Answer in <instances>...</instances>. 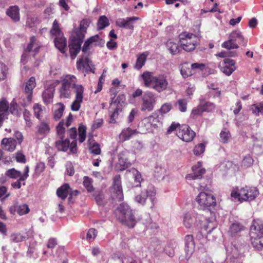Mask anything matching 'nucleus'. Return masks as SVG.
Listing matches in <instances>:
<instances>
[{
    "label": "nucleus",
    "mask_w": 263,
    "mask_h": 263,
    "mask_svg": "<svg viewBox=\"0 0 263 263\" xmlns=\"http://www.w3.org/2000/svg\"><path fill=\"white\" fill-rule=\"evenodd\" d=\"M89 25L86 20H83L80 24V28L77 30L71 37L69 44V52L72 59H74L80 52L81 45L83 43L86 32V30Z\"/></svg>",
    "instance_id": "nucleus-1"
},
{
    "label": "nucleus",
    "mask_w": 263,
    "mask_h": 263,
    "mask_svg": "<svg viewBox=\"0 0 263 263\" xmlns=\"http://www.w3.org/2000/svg\"><path fill=\"white\" fill-rule=\"evenodd\" d=\"M251 243L255 249H263V221L259 219L254 220L250 229Z\"/></svg>",
    "instance_id": "nucleus-2"
},
{
    "label": "nucleus",
    "mask_w": 263,
    "mask_h": 263,
    "mask_svg": "<svg viewBox=\"0 0 263 263\" xmlns=\"http://www.w3.org/2000/svg\"><path fill=\"white\" fill-rule=\"evenodd\" d=\"M115 214L117 219L123 224L129 228H133L136 220L133 210L129 206L125 203H121L115 211Z\"/></svg>",
    "instance_id": "nucleus-3"
},
{
    "label": "nucleus",
    "mask_w": 263,
    "mask_h": 263,
    "mask_svg": "<svg viewBox=\"0 0 263 263\" xmlns=\"http://www.w3.org/2000/svg\"><path fill=\"white\" fill-rule=\"evenodd\" d=\"M231 195L232 197L240 201H250L256 198L259 195V192L256 187L245 186L240 190H233Z\"/></svg>",
    "instance_id": "nucleus-4"
},
{
    "label": "nucleus",
    "mask_w": 263,
    "mask_h": 263,
    "mask_svg": "<svg viewBox=\"0 0 263 263\" xmlns=\"http://www.w3.org/2000/svg\"><path fill=\"white\" fill-rule=\"evenodd\" d=\"M91 45L89 40H86L82 48L83 53V55L77 62V67L78 69L81 70L85 69L87 72H90L93 73L95 72V65L92 61L89 59L87 52L89 50V47Z\"/></svg>",
    "instance_id": "nucleus-5"
},
{
    "label": "nucleus",
    "mask_w": 263,
    "mask_h": 263,
    "mask_svg": "<svg viewBox=\"0 0 263 263\" xmlns=\"http://www.w3.org/2000/svg\"><path fill=\"white\" fill-rule=\"evenodd\" d=\"M150 201L149 207L154 208L157 203V200L156 197V190L152 185H149L147 189L142 191L139 194L135 197V201L143 206L146 204V200Z\"/></svg>",
    "instance_id": "nucleus-6"
},
{
    "label": "nucleus",
    "mask_w": 263,
    "mask_h": 263,
    "mask_svg": "<svg viewBox=\"0 0 263 263\" xmlns=\"http://www.w3.org/2000/svg\"><path fill=\"white\" fill-rule=\"evenodd\" d=\"M77 80L73 75H66L61 80V87L60 89V97L61 98L68 99L70 98L74 83Z\"/></svg>",
    "instance_id": "nucleus-7"
},
{
    "label": "nucleus",
    "mask_w": 263,
    "mask_h": 263,
    "mask_svg": "<svg viewBox=\"0 0 263 263\" xmlns=\"http://www.w3.org/2000/svg\"><path fill=\"white\" fill-rule=\"evenodd\" d=\"M195 200L198 204L199 208L203 210H210L216 205L214 196L205 192H200Z\"/></svg>",
    "instance_id": "nucleus-8"
},
{
    "label": "nucleus",
    "mask_w": 263,
    "mask_h": 263,
    "mask_svg": "<svg viewBox=\"0 0 263 263\" xmlns=\"http://www.w3.org/2000/svg\"><path fill=\"white\" fill-rule=\"evenodd\" d=\"M125 100L124 95H119L114 100L112 99L110 103L109 112H110L109 122L115 123L120 113L121 112L123 104Z\"/></svg>",
    "instance_id": "nucleus-9"
},
{
    "label": "nucleus",
    "mask_w": 263,
    "mask_h": 263,
    "mask_svg": "<svg viewBox=\"0 0 263 263\" xmlns=\"http://www.w3.org/2000/svg\"><path fill=\"white\" fill-rule=\"evenodd\" d=\"M179 39L182 48L187 52L194 50L199 41V38L195 34L186 32L180 34Z\"/></svg>",
    "instance_id": "nucleus-10"
},
{
    "label": "nucleus",
    "mask_w": 263,
    "mask_h": 263,
    "mask_svg": "<svg viewBox=\"0 0 263 263\" xmlns=\"http://www.w3.org/2000/svg\"><path fill=\"white\" fill-rule=\"evenodd\" d=\"M12 114H18L17 104L14 101H12L10 105L5 99L0 101V126H2L3 121L7 119L9 112Z\"/></svg>",
    "instance_id": "nucleus-11"
},
{
    "label": "nucleus",
    "mask_w": 263,
    "mask_h": 263,
    "mask_svg": "<svg viewBox=\"0 0 263 263\" xmlns=\"http://www.w3.org/2000/svg\"><path fill=\"white\" fill-rule=\"evenodd\" d=\"M183 224L187 229H193L198 227L202 221L203 217L197 213L191 211L185 213L182 217Z\"/></svg>",
    "instance_id": "nucleus-12"
},
{
    "label": "nucleus",
    "mask_w": 263,
    "mask_h": 263,
    "mask_svg": "<svg viewBox=\"0 0 263 263\" xmlns=\"http://www.w3.org/2000/svg\"><path fill=\"white\" fill-rule=\"evenodd\" d=\"M157 98L151 91L145 92L141 98L140 110L143 112H151L155 106Z\"/></svg>",
    "instance_id": "nucleus-13"
},
{
    "label": "nucleus",
    "mask_w": 263,
    "mask_h": 263,
    "mask_svg": "<svg viewBox=\"0 0 263 263\" xmlns=\"http://www.w3.org/2000/svg\"><path fill=\"white\" fill-rule=\"evenodd\" d=\"M176 135L182 141L189 142L194 139L195 133L187 125L184 124L179 126Z\"/></svg>",
    "instance_id": "nucleus-14"
},
{
    "label": "nucleus",
    "mask_w": 263,
    "mask_h": 263,
    "mask_svg": "<svg viewBox=\"0 0 263 263\" xmlns=\"http://www.w3.org/2000/svg\"><path fill=\"white\" fill-rule=\"evenodd\" d=\"M55 147L60 151L66 152L68 149L72 153H76L77 151V143L76 141L70 143L68 139L58 140L55 143Z\"/></svg>",
    "instance_id": "nucleus-15"
},
{
    "label": "nucleus",
    "mask_w": 263,
    "mask_h": 263,
    "mask_svg": "<svg viewBox=\"0 0 263 263\" xmlns=\"http://www.w3.org/2000/svg\"><path fill=\"white\" fill-rule=\"evenodd\" d=\"M35 86V79L34 77H32L26 82L24 88V92L26 99L22 103L24 106L28 105L31 102L32 99V91Z\"/></svg>",
    "instance_id": "nucleus-16"
},
{
    "label": "nucleus",
    "mask_w": 263,
    "mask_h": 263,
    "mask_svg": "<svg viewBox=\"0 0 263 263\" xmlns=\"http://www.w3.org/2000/svg\"><path fill=\"white\" fill-rule=\"evenodd\" d=\"M168 85L166 76L159 75L154 77L152 87L157 92H161L167 89Z\"/></svg>",
    "instance_id": "nucleus-17"
},
{
    "label": "nucleus",
    "mask_w": 263,
    "mask_h": 263,
    "mask_svg": "<svg viewBox=\"0 0 263 263\" xmlns=\"http://www.w3.org/2000/svg\"><path fill=\"white\" fill-rule=\"evenodd\" d=\"M192 173L186 175L185 178L187 180H192L195 179H200L202 175L205 173V170L202 167L201 162L194 165L192 168Z\"/></svg>",
    "instance_id": "nucleus-18"
},
{
    "label": "nucleus",
    "mask_w": 263,
    "mask_h": 263,
    "mask_svg": "<svg viewBox=\"0 0 263 263\" xmlns=\"http://www.w3.org/2000/svg\"><path fill=\"white\" fill-rule=\"evenodd\" d=\"M113 197L118 201H122L123 199L121 179L120 175H116L114 178Z\"/></svg>",
    "instance_id": "nucleus-19"
},
{
    "label": "nucleus",
    "mask_w": 263,
    "mask_h": 263,
    "mask_svg": "<svg viewBox=\"0 0 263 263\" xmlns=\"http://www.w3.org/2000/svg\"><path fill=\"white\" fill-rule=\"evenodd\" d=\"M139 17L136 16L128 17L126 18H118L116 21V25L121 28L133 29L134 28V22L138 20Z\"/></svg>",
    "instance_id": "nucleus-20"
},
{
    "label": "nucleus",
    "mask_w": 263,
    "mask_h": 263,
    "mask_svg": "<svg viewBox=\"0 0 263 263\" xmlns=\"http://www.w3.org/2000/svg\"><path fill=\"white\" fill-rule=\"evenodd\" d=\"M128 153V152L126 149H124L119 153L118 155V162L117 164V167L119 170H125L130 165V163L127 159Z\"/></svg>",
    "instance_id": "nucleus-21"
},
{
    "label": "nucleus",
    "mask_w": 263,
    "mask_h": 263,
    "mask_svg": "<svg viewBox=\"0 0 263 263\" xmlns=\"http://www.w3.org/2000/svg\"><path fill=\"white\" fill-rule=\"evenodd\" d=\"M143 122L145 124H147V129L157 127L158 124L160 122V119L157 111H155L149 116L145 118L143 120Z\"/></svg>",
    "instance_id": "nucleus-22"
},
{
    "label": "nucleus",
    "mask_w": 263,
    "mask_h": 263,
    "mask_svg": "<svg viewBox=\"0 0 263 263\" xmlns=\"http://www.w3.org/2000/svg\"><path fill=\"white\" fill-rule=\"evenodd\" d=\"M224 65L221 67V70L227 76H230L236 69L235 62L234 60L225 58L223 60Z\"/></svg>",
    "instance_id": "nucleus-23"
},
{
    "label": "nucleus",
    "mask_w": 263,
    "mask_h": 263,
    "mask_svg": "<svg viewBox=\"0 0 263 263\" xmlns=\"http://www.w3.org/2000/svg\"><path fill=\"white\" fill-rule=\"evenodd\" d=\"M148 249L154 254L160 253L165 250L162 242L157 238L151 240Z\"/></svg>",
    "instance_id": "nucleus-24"
},
{
    "label": "nucleus",
    "mask_w": 263,
    "mask_h": 263,
    "mask_svg": "<svg viewBox=\"0 0 263 263\" xmlns=\"http://www.w3.org/2000/svg\"><path fill=\"white\" fill-rule=\"evenodd\" d=\"M11 213L14 214L15 212L20 215H25L29 213L30 209L26 204H22L20 205L14 204L10 208Z\"/></svg>",
    "instance_id": "nucleus-25"
},
{
    "label": "nucleus",
    "mask_w": 263,
    "mask_h": 263,
    "mask_svg": "<svg viewBox=\"0 0 263 263\" xmlns=\"http://www.w3.org/2000/svg\"><path fill=\"white\" fill-rule=\"evenodd\" d=\"M229 37L236 43H237L243 46H246L247 44V41L245 39L241 32L239 30H233L230 34Z\"/></svg>",
    "instance_id": "nucleus-26"
},
{
    "label": "nucleus",
    "mask_w": 263,
    "mask_h": 263,
    "mask_svg": "<svg viewBox=\"0 0 263 263\" xmlns=\"http://www.w3.org/2000/svg\"><path fill=\"white\" fill-rule=\"evenodd\" d=\"M200 107L202 109L203 112H213L216 109V105L210 101H206L205 99L201 97L199 99Z\"/></svg>",
    "instance_id": "nucleus-27"
},
{
    "label": "nucleus",
    "mask_w": 263,
    "mask_h": 263,
    "mask_svg": "<svg viewBox=\"0 0 263 263\" xmlns=\"http://www.w3.org/2000/svg\"><path fill=\"white\" fill-rule=\"evenodd\" d=\"M185 250L187 255H191L194 251L195 242L192 235H187L185 237Z\"/></svg>",
    "instance_id": "nucleus-28"
},
{
    "label": "nucleus",
    "mask_w": 263,
    "mask_h": 263,
    "mask_svg": "<svg viewBox=\"0 0 263 263\" xmlns=\"http://www.w3.org/2000/svg\"><path fill=\"white\" fill-rule=\"evenodd\" d=\"M54 45L55 47L62 53H64L67 50V43L66 39L63 35L55 37Z\"/></svg>",
    "instance_id": "nucleus-29"
},
{
    "label": "nucleus",
    "mask_w": 263,
    "mask_h": 263,
    "mask_svg": "<svg viewBox=\"0 0 263 263\" xmlns=\"http://www.w3.org/2000/svg\"><path fill=\"white\" fill-rule=\"evenodd\" d=\"M6 14L15 22H18L20 19V9L17 6H10L6 11Z\"/></svg>",
    "instance_id": "nucleus-30"
},
{
    "label": "nucleus",
    "mask_w": 263,
    "mask_h": 263,
    "mask_svg": "<svg viewBox=\"0 0 263 263\" xmlns=\"http://www.w3.org/2000/svg\"><path fill=\"white\" fill-rule=\"evenodd\" d=\"M3 148L9 152H13L16 148V141L12 138H4L2 140Z\"/></svg>",
    "instance_id": "nucleus-31"
},
{
    "label": "nucleus",
    "mask_w": 263,
    "mask_h": 263,
    "mask_svg": "<svg viewBox=\"0 0 263 263\" xmlns=\"http://www.w3.org/2000/svg\"><path fill=\"white\" fill-rule=\"evenodd\" d=\"M137 133L136 130H133L129 127L123 129L119 135V140L121 142L129 140L133 136Z\"/></svg>",
    "instance_id": "nucleus-32"
},
{
    "label": "nucleus",
    "mask_w": 263,
    "mask_h": 263,
    "mask_svg": "<svg viewBox=\"0 0 263 263\" xmlns=\"http://www.w3.org/2000/svg\"><path fill=\"white\" fill-rule=\"evenodd\" d=\"M40 45L36 42L35 36H32L30 38V42L28 45L27 47L25 49L26 52H30L31 51L34 52V55L38 53Z\"/></svg>",
    "instance_id": "nucleus-33"
},
{
    "label": "nucleus",
    "mask_w": 263,
    "mask_h": 263,
    "mask_svg": "<svg viewBox=\"0 0 263 263\" xmlns=\"http://www.w3.org/2000/svg\"><path fill=\"white\" fill-rule=\"evenodd\" d=\"M148 52L146 51L141 53L137 57L136 62L134 65V68L140 70L145 64Z\"/></svg>",
    "instance_id": "nucleus-34"
},
{
    "label": "nucleus",
    "mask_w": 263,
    "mask_h": 263,
    "mask_svg": "<svg viewBox=\"0 0 263 263\" xmlns=\"http://www.w3.org/2000/svg\"><path fill=\"white\" fill-rule=\"evenodd\" d=\"M70 192V188L68 184H65L59 187L57 191L58 196L64 200L67 197Z\"/></svg>",
    "instance_id": "nucleus-35"
},
{
    "label": "nucleus",
    "mask_w": 263,
    "mask_h": 263,
    "mask_svg": "<svg viewBox=\"0 0 263 263\" xmlns=\"http://www.w3.org/2000/svg\"><path fill=\"white\" fill-rule=\"evenodd\" d=\"M65 105L62 103H58L54 106L53 111V118L55 120H59L63 116L65 110Z\"/></svg>",
    "instance_id": "nucleus-36"
},
{
    "label": "nucleus",
    "mask_w": 263,
    "mask_h": 263,
    "mask_svg": "<svg viewBox=\"0 0 263 263\" xmlns=\"http://www.w3.org/2000/svg\"><path fill=\"white\" fill-rule=\"evenodd\" d=\"M49 124L45 121H42L36 127V132L41 135H46L50 132Z\"/></svg>",
    "instance_id": "nucleus-37"
},
{
    "label": "nucleus",
    "mask_w": 263,
    "mask_h": 263,
    "mask_svg": "<svg viewBox=\"0 0 263 263\" xmlns=\"http://www.w3.org/2000/svg\"><path fill=\"white\" fill-rule=\"evenodd\" d=\"M245 227L240 223L234 222L231 225L229 233L232 237L235 236L239 232L243 231Z\"/></svg>",
    "instance_id": "nucleus-38"
},
{
    "label": "nucleus",
    "mask_w": 263,
    "mask_h": 263,
    "mask_svg": "<svg viewBox=\"0 0 263 263\" xmlns=\"http://www.w3.org/2000/svg\"><path fill=\"white\" fill-rule=\"evenodd\" d=\"M72 90L75 94L76 99H83L84 88L82 85L77 84V83H74Z\"/></svg>",
    "instance_id": "nucleus-39"
},
{
    "label": "nucleus",
    "mask_w": 263,
    "mask_h": 263,
    "mask_svg": "<svg viewBox=\"0 0 263 263\" xmlns=\"http://www.w3.org/2000/svg\"><path fill=\"white\" fill-rule=\"evenodd\" d=\"M42 97L44 103L48 104L52 102L53 93L51 89H47L45 90L42 94Z\"/></svg>",
    "instance_id": "nucleus-40"
},
{
    "label": "nucleus",
    "mask_w": 263,
    "mask_h": 263,
    "mask_svg": "<svg viewBox=\"0 0 263 263\" xmlns=\"http://www.w3.org/2000/svg\"><path fill=\"white\" fill-rule=\"evenodd\" d=\"M166 46L171 53L173 55L179 53L181 49L178 44L172 41H168L167 42Z\"/></svg>",
    "instance_id": "nucleus-41"
},
{
    "label": "nucleus",
    "mask_w": 263,
    "mask_h": 263,
    "mask_svg": "<svg viewBox=\"0 0 263 263\" xmlns=\"http://www.w3.org/2000/svg\"><path fill=\"white\" fill-rule=\"evenodd\" d=\"M109 25V20L106 16L102 15L99 17L97 22V28L98 30H102Z\"/></svg>",
    "instance_id": "nucleus-42"
},
{
    "label": "nucleus",
    "mask_w": 263,
    "mask_h": 263,
    "mask_svg": "<svg viewBox=\"0 0 263 263\" xmlns=\"http://www.w3.org/2000/svg\"><path fill=\"white\" fill-rule=\"evenodd\" d=\"M88 146L89 149L91 154L94 155H98L100 154L101 150L100 144L96 142L91 143L89 140Z\"/></svg>",
    "instance_id": "nucleus-43"
},
{
    "label": "nucleus",
    "mask_w": 263,
    "mask_h": 263,
    "mask_svg": "<svg viewBox=\"0 0 263 263\" xmlns=\"http://www.w3.org/2000/svg\"><path fill=\"white\" fill-rule=\"evenodd\" d=\"M141 77L146 86L149 87L152 86L154 77L152 75L151 72L145 71L141 75Z\"/></svg>",
    "instance_id": "nucleus-44"
},
{
    "label": "nucleus",
    "mask_w": 263,
    "mask_h": 263,
    "mask_svg": "<svg viewBox=\"0 0 263 263\" xmlns=\"http://www.w3.org/2000/svg\"><path fill=\"white\" fill-rule=\"evenodd\" d=\"M33 110L34 116L40 120L43 117V109L41 105L39 103H35L33 106Z\"/></svg>",
    "instance_id": "nucleus-45"
},
{
    "label": "nucleus",
    "mask_w": 263,
    "mask_h": 263,
    "mask_svg": "<svg viewBox=\"0 0 263 263\" xmlns=\"http://www.w3.org/2000/svg\"><path fill=\"white\" fill-rule=\"evenodd\" d=\"M26 238V236L23 235L20 233H14L11 234L10 236V240L13 242L18 243L25 240Z\"/></svg>",
    "instance_id": "nucleus-46"
},
{
    "label": "nucleus",
    "mask_w": 263,
    "mask_h": 263,
    "mask_svg": "<svg viewBox=\"0 0 263 263\" xmlns=\"http://www.w3.org/2000/svg\"><path fill=\"white\" fill-rule=\"evenodd\" d=\"M21 172L14 168L8 170L6 172V176L11 179H17L21 177Z\"/></svg>",
    "instance_id": "nucleus-47"
},
{
    "label": "nucleus",
    "mask_w": 263,
    "mask_h": 263,
    "mask_svg": "<svg viewBox=\"0 0 263 263\" xmlns=\"http://www.w3.org/2000/svg\"><path fill=\"white\" fill-rule=\"evenodd\" d=\"M86 127L85 126L81 124L78 128V140L80 143H83L86 139Z\"/></svg>",
    "instance_id": "nucleus-48"
},
{
    "label": "nucleus",
    "mask_w": 263,
    "mask_h": 263,
    "mask_svg": "<svg viewBox=\"0 0 263 263\" xmlns=\"http://www.w3.org/2000/svg\"><path fill=\"white\" fill-rule=\"evenodd\" d=\"M92 179L87 176H85L83 179V185L88 192H92L94 188L92 185Z\"/></svg>",
    "instance_id": "nucleus-49"
},
{
    "label": "nucleus",
    "mask_w": 263,
    "mask_h": 263,
    "mask_svg": "<svg viewBox=\"0 0 263 263\" xmlns=\"http://www.w3.org/2000/svg\"><path fill=\"white\" fill-rule=\"evenodd\" d=\"M50 33L52 35L57 37L58 36L62 35L63 34L60 29L59 25L57 20H55L52 24V27L50 30Z\"/></svg>",
    "instance_id": "nucleus-50"
},
{
    "label": "nucleus",
    "mask_w": 263,
    "mask_h": 263,
    "mask_svg": "<svg viewBox=\"0 0 263 263\" xmlns=\"http://www.w3.org/2000/svg\"><path fill=\"white\" fill-rule=\"evenodd\" d=\"M222 47L226 48L227 49H237L238 48V45L237 43H235L229 37V40L224 42H223L221 45Z\"/></svg>",
    "instance_id": "nucleus-51"
},
{
    "label": "nucleus",
    "mask_w": 263,
    "mask_h": 263,
    "mask_svg": "<svg viewBox=\"0 0 263 263\" xmlns=\"http://www.w3.org/2000/svg\"><path fill=\"white\" fill-rule=\"evenodd\" d=\"M127 171L129 172V173H130L133 175L135 181L138 183V184H136V186H138L139 185H140L142 180V177L140 173L135 168H132L128 170Z\"/></svg>",
    "instance_id": "nucleus-52"
},
{
    "label": "nucleus",
    "mask_w": 263,
    "mask_h": 263,
    "mask_svg": "<svg viewBox=\"0 0 263 263\" xmlns=\"http://www.w3.org/2000/svg\"><path fill=\"white\" fill-rule=\"evenodd\" d=\"M64 126V120H62L57 126V132L60 139H63L65 137V128Z\"/></svg>",
    "instance_id": "nucleus-53"
},
{
    "label": "nucleus",
    "mask_w": 263,
    "mask_h": 263,
    "mask_svg": "<svg viewBox=\"0 0 263 263\" xmlns=\"http://www.w3.org/2000/svg\"><path fill=\"white\" fill-rule=\"evenodd\" d=\"M172 108V104L171 103L168 102L164 103L162 105L159 109L156 111L159 112L161 115H163L168 112Z\"/></svg>",
    "instance_id": "nucleus-54"
},
{
    "label": "nucleus",
    "mask_w": 263,
    "mask_h": 263,
    "mask_svg": "<svg viewBox=\"0 0 263 263\" xmlns=\"http://www.w3.org/2000/svg\"><path fill=\"white\" fill-rule=\"evenodd\" d=\"M230 138V133L228 130L224 129L220 133V140L225 143H227Z\"/></svg>",
    "instance_id": "nucleus-55"
},
{
    "label": "nucleus",
    "mask_w": 263,
    "mask_h": 263,
    "mask_svg": "<svg viewBox=\"0 0 263 263\" xmlns=\"http://www.w3.org/2000/svg\"><path fill=\"white\" fill-rule=\"evenodd\" d=\"M83 102V100L74 98V101L71 105V109L72 111H78L81 107V104Z\"/></svg>",
    "instance_id": "nucleus-56"
},
{
    "label": "nucleus",
    "mask_w": 263,
    "mask_h": 263,
    "mask_svg": "<svg viewBox=\"0 0 263 263\" xmlns=\"http://www.w3.org/2000/svg\"><path fill=\"white\" fill-rule=\"evenodd\" d=\"M203 112L202 109L200 107V103H199L197 107L194 108L191 114V117L193 118H196L197 116H201Z\"/></svg>",
    "instance_id": "nucleus-57"
},
{
    "label": "nucleus",
    "mask_w": 263,
    "mask_h": 263,
    "mask_svg": "<svg viewBox=\"0 0 263 263\" xmlns=\"http://www.w3.org/2000/svg\"><path fill=\"white\" fill-rule=\"evenodd\" d=\"M178 109L181 112H185L186 110L187 101L186 100L179 99L177 101Z\"/></svg>",
    "instance_id": "nucleus-58"
},
{
    "label": "nucleus",
    "mask_w": 263,
    "mask_h": 263,
    "mask_svg": "<svg viewBox=\"0 0 263 263\" xmlns=\"http://www.w3.org/2000/svg\"><path fill=\"white\" fill-rule=\"evenodd\" d=\"M15 160L17 162L25 163L26 162V157L21 151H18L15 154Z\"/></svg>",
    "instance_id": "nucleus-59"
},
{
    "label": "nucleus",
    "mask_w": 263,
    "mask_h": 263,
    "mask_svg": "<svg viewBox=\"0 0 263 263\" xmlns=\"http://www.w3.org/2000/svg\"><path fill=\"white\" fill-rule=\"evenodd\" d=\"M97 235V231L95 229H90L86 235V239L88 241H92L96 237Z\"/></svg>",
    "instance_id": "nucleus-60"
},
{
    "label": "nucleus",
    "mask_w": 263,
    "mask_h": 263,
    "mask_svg": "<svg viewBox=\"0 0 263 263\" xmlns=\"http://www.w3.org/2000/svg\"><path fill=\"white\" fill-rule=\"evenodd\" d=\"M7 71V66L0 62V80H4L6 78Z\"/></svg>",
    "instance_id": "nucleus-61"
},
{
    "label": "nucleus",
    "mask_w": 263,
    "mask_h": 263,
    "mask_svg": "<svg viewBox=\"0 0 263 263\" xmlns=\"http://www.w3.org/2000/svg\"><path fill=\"white\" fill-rule=\"evenodd\" d=\"M253 160L250 155H248L245 156L242 161V165L248 167L252 165Z\"/></svg>",
    "instance_id": "nucleus-62"
},
{
    "label": "nucleus",
    "mask_w": 263,
    "mask_h": 263,
    "mask_svg": "<svg viewBox=\"0 0 263 263\" xmlns=\"http://www.w3.org/2000/svg\"><path fill=\"white\" fill-rule=\"evenodd\" d=\"M205 150V146L203 143H200L195 146L194 148V154L195 155H200L202 154Z\"/></svg>",
    "instance_id": "nucleus-63"
},
{
    "label": "nucleus",
    "mask_w": 263,
    "mask_h": 263,
    "mask_svg": "<svg viewBox=\"0 0 263 263\" xmlns=\"http://www.w3.org/2000/svg\"><path fill=\"white\" fill-rule=\"evenodd\" d=\"M120 260L121 263H138L137 261L133 257L128 256H124L120 257Z\"/></svg>",
    "instance_id": "nucleus-64"
}]
</instances>
